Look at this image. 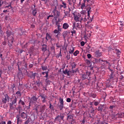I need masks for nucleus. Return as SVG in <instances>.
Segmentation results:
<instances>
[{"label": "nucleus", "mask_w": 124, "mask_h": 124, "mask_svg": "<svg viewBox=\"0 0 124 124\" xmlns=\"http://www.w3.org/2000/svg\"><path fill=\"white\" fill-rule=\"evenodd\" d=\"M87 12L85 10H82L78 13V14L74 15V20L76 22H79V23H82V22H87L88 19L86 15Z\"/></svg>", "instance_id": "f257e3e1"}, {"label": "nucleus", "mask_w": 124, "mask_h": 124, "mask_svg": "<svg viewBox=\"0 0 124 124\" xmlns=\"http://www.w3.org/2000/svg\"><path fill=\"white\" fill-rule=\"evenodd\" d=\"M83 0L84 2L81 4V8L82 10L86 9V10H88V16H90V14H91V7L89 5H86V4H85V1H87L88 3H90V4H93V2L94 1V0Z\"/></svg>", "instance_id": "f03ea898"}, {"label": "nucleus", "mask_w": 124, "mask_h": 124, "mask_svg": "<svg viewBox=\"0 0 124 124\" xmlns=\"http://www.w3.org/2000/svg\"><path fill=\"white\" fill-rule=\"evenodd\" d=\"M81 29H82L81 22H75L73 23V30H81Z\"/></svg>", "instance_id": "7ed1b4c3"}, {"label": "nucleus", "mask_w": 124, "mask_h": 124, "mask_svg": "<svg viewBox=\"0 0 124 124\" xmlns=\"http://www.w3.org/2000/svg\"><path fill=\"white\" fill-rule=\"evenodd\" d=\"M7 35L8 36V38L9 39L8 43H10V44H11V43H13V41H14V38H13V37H12L11 38V40L9 39V36L11 35V31H7Z\"/></svg>", "instance_id": "20e7f679"}, {"label": "nucleus", "mask_w": 124, "mask_h": 124, "mask_svg": "<svg viewBox=\"0 0 124 124\" xmlns=\"http://www.w3.org/2000/svg\"><path fill=\"white\" fill-rule=\"evenodd\" d=\"M73 3H72L71 2H69L68 9L69 10V12L71 11V9H73V8H74V3H75L76 0H73Z\"/></svg>", "instance_id": "39448f33"}, {"label": "nucleus", "mask_w": 124, "mask_h": 124, "mask_svg": "<svg viewBox=\"0 0 124 124\" xmlns=\"http://www.w3.org/2000/svg\"><path fill=\"white\" fill-rule=\"evenodd\" d=\"M56 7H55V10L53 11V15L54 18H58V17H60V12L56 10Z\"/></svg>", "instance_id": "423d86ee"}, {"label": "nucleus", "mask_w": 124, "mask_h": 124, "mask_svg": "<svg viewBox=\"0 0 124 124\" xmlns=\"http://www.w3.org/2000/svg\"><path fill=\"white\" fill-rule=\"evenodd\" d=\"M48 73H49V72H48V71H46V72H42L43 75H45V74H46V76H45V77L46 78V80H45L46 82V83H49V82H50V80H48Z\"/></svg>", "instance_id": "0eeeda50"}, {"label": "nucleus", "mask_w": 124, "mask_h": 124, "mask_svg": "<svg viewBox=\"0 0 124 124\" xmlns=\"http://www.w3.org/2000/svg\"><path fill=\"white\" fill-rule=\"evenodd\" d=\"M40 96L41 97L42 101L43 103H45L46 102V98H47V96L44 94H41Z\"/></svg>", "instance_id": "6e6552de"}, {"label": "nucleus", "mask_w": 124, "mask_h": 124, "mask_svg": "<svg viewBox=\"0 0 124 124\" xmlns=\"http://www.w3.org/2000/svg\"><path fill=\"white\" fill-rule=\"evenodd\" d=\"M53 33H55V37L56 38H60V37H59V35H60V33H61V32L58 31V30H55L53 31Z\"/></svg>", "instance_id": "1a4fd4ad"}, {"label": "nucleus", "mask_w": 124, "mask_h": 124, "mask_svg": "<svg viewBox=\"0 0 124 124\" xmlns=\"http://www.w3.org/2000/svg\"><path fill=\"white\" fill-rule=\"evenodd\" d=\"M94 55L95 56H96L97 58L101 57V56H102V53L99 50H97L95 52Z\"/></svg>", "instance_id": "9d476101"}, {"label": "nucleus", "mask_w": 124, "mask_h": 124, "mask_svg": "<svg viewBox=\"0 0 124 124\" xmlns=\"http://www.w3.org/2000/svg\"><path fill=\"white\" fill-rule=\"evenodd\" d=\"M36 100H37V98L35 96L32 97L30 100V105L32 104L34 101H36Z\"/></svg>", "instance_id": "9b49d317"}, {"label": "nucleus", "mask_w": 124, "mask_h": 124, "mask_svg": "<svg viewBox=\"0 0 124 124\" xmlns=\"http://www.w3.org/2000/svg\"><path fill=\"white\" fill-rule=\"evenodd\" d=\"M21 118L22 119H27L28 118V114L27 113H25V112H22L21 114Z\"/></svg>", "instance_id": "f8f14e48"}, {"label": "nucleus", "mask_w": 124, "mask_h": 124, "mask_svg": "<svg viewBox=\"0 0 124 124\" xmlns=\"http://www.w3.org/2000/svg\"><path fill=\"white\" fill-rule=\"evenodd\" d=\"M8 95H5V98H3L2 99V102L4 103V104H5L6 102H7V100H8Z\"/></svg>", "instance_id": "ddd939ff"}, {"label": "nucleus", "mask_w": 124, "mask_h": 124, "mask_svg": "<svg viewBox=\"0 0 124 124\" xmlns=\"http://www.w3.org/2000/svg\"><path fill=\"white\" fill-rule=\"evenodd\" d=\"M64 116H63V114H60V115H58L55 119L56 120H60V119L61 120H63V118H64Z\"/></svg>", "instance_id": "4468645a"}, {"label": "nucleus", "mask_w": 124, "mask_h": 124, "mask_svg": "<svg viewBox=\"0 0 124 124\" xmlns=\"http://www.w3.org/2000/svg\"><path fill=\"white\" fill-rule=\"evenodd\" d=\"M51 38L52 37L51 36V35H50V34H49L48 33H46V39L47 40V41L50 40V39H51Z\"/></svg>", "instance_id": "2eb2a0df"}, {"label": "nucleus", "mask_w": 124, "mask_h": 124, "mask_svg": "<svg viewBox=\"0 0 124 124\" xmlns=\"http://www.w3.org/2000/svg\"><path fill=\"white\" fill-rule=\"evenodd\" d=\"M69 25L67 24V23H65L63 24V29L66 30L68 29Z\"/></svg>", "instance_id": "dca6fc26"}, {"label": "nucleus", "mask_w": 124, "mask_h": 124, "mask_svg": "<svg viewBox=\"0 0 124 124\" xmlns=\"http://www.w3.org/2000/svg\"><path fill=\"white\" fill-rule=\"evenodd\" d=\"M74 50H75V47H72L71 48L69 49V54H73L74 53Z\"/></svg>", "instance_id": "f3484780"}, {"label": "nucleus", "mask_w": 124, "mask_h": 124, "mask_svg": "<svg viewBox=\"0 0 124 124\" xmlns=\"http://www.w3.org/2000/svg\"><path fill=\"white\" fill-rule=\"evenodd\" d=\"M116 117L117 118H119L120 119H122V118H124V115H123V113H119L116 115Z\"/></svg>", "instance_id": "a211bd4d"}, {"label": "nucleus", "mask_w": 124, "mask_h": 124, "mask_svg": "<svg viewBox=\"0 0 124 124\" xmlns=\"http://www.w3.org/2000/svg\"><path fill=\"white\" fill-rule=\"evenodd\" d=\"M17 124H22V120H21V118H20V117L17 116Z\"/></svg>", "instance_id": "6ab92c4d"}, {"label": "nucleus", "mask_w": 124, "mask_h": 124, "mask_svg": "<svg viewBox=\"0 0 124 124\" xmlns=\"http://www.w3.org/2000/svg\"><path fill=\"white\" fill-rule=\"evenodd\" d=\"M76 70H72L71 71H69L68 73V76H70V75H72V73H75L76 72Z\"/></svg>", "instance_id": "aec40b11"}, {"label": "nucleus", "mask_w": 124, "mask_h": 124, "mask_svg": "<svg viewBox=\"0 0 124 124\" xmlns=\"http://www.w3.org/2000/svg\"><path fill=\"white\" fill-rule=\"evenodd\" d=\"M62 4L63 5H61L60 7L62 8V7H63V8H66V3H65L64 2H62Z\"/></svg>", "instance_id": "412c9836"}, {"label": "nucleus", "mask_w": 124, "mask_h": 124, "mask_svg": "<svg viewBox=\"0 0 124 124\" xmlns=\"http://www.w3.org/2000/svg\"><path fill=\"white\" fill-rule=\"evenodd\" d=\"M46 50H47L46 46L45 45H43V47H42V51H43V52H45V51H46Z\"/></svg>", "instance_id": "4be33fe9"}, {"label": "nucleus", "mask_w": 124, "mask_h": 124, "mask_svg": "<svg viewBox=\"0 0 124 124\" xmlns=\"http://www.w3.org/2000/svg\"><path fill=\"white\" fill-rule=\"evenodd\" d=\"M87 77H88V76H87L86 74H82V79H83V80H85V79H86Z\"/></svg>", "instance_id": "5701e85b"}, {"label": "nucleus", "mask_w": 124, "mask_h": 124, "mask_svg": "<svg viewBox=\"0 0 124 124\" xmlns=\"http://www.w3.org/2000/svg\"><path fill=\"white\" fill-rule=\"evenodd\" d=\"M115 53H116L117 55H121V51L119 49H115L114 51Z\"/></svg>", "instance_id": "b1692460"}, {"label": "nucleus", "mask_w": 124, "mask_h": 124, "mask_svg": "<svg viewBox=\"0 0 124 124\" xmlns=\"http://www.w3.org/2000/svg\"><path fill=\"white\" fill-rule=\"evenodd\" d=\"M73 116H72V115H69L67 117V121H69V120H73Z\"/></svg>", "instance_id": "393cba45"}, {"label": "nucleus", "mask_w": 124, "mask_h": 124, "mask_svg": "<svg viewBox=\"0 0 124 124\" xmlns=\"http://www.w3.org/2000/svg\"><path fill=\"white\" fill-rule=\"evenodd\" d=\"M16 94L17 97H20L21 96V92H20V91H17L16 93Z\"/></svg>", "instance_id": "a878e982"}, {"label": "nucleus", "mask_w": 124, "mask_h": 124, "mask_svg": "<svg viewBox=\"0 0 124 124\" xmlns=\"http://www.w3.org/2000/svg\"><path fill=\"white\" fill-rule=\"evenodd\" d=\"M42 69L44 71L47 70V66H42Z\"/></svg>", "instance_id": "bb28decb"}, {"label": "nucleus", "mask_w": 124, "mask_h": 124, "mask_svg": "<svg viewBox=\"0 0 124 124\" xmlns=\"http://www.w3.org/2000/svg\"><path fill=\"white\" fill-rule=\"evenodd\" d=\"M36 74H36V73L32 74L31 75V78L32 79H34V78H35V75H36Z\"/></svg>", "instance_id": "cd10ccee"}, {"label": "nucleus", "mask_w": 124, "mask_h": 124, "mask_svg": "<svg viewBox=\"0 0 124 124\" xmlns=\"http://www.w3.org/2000/svg\"><path fill=\"white\" fill-rule=\"evenodd\" d=\"M64 16H63V18H65V17H66V16H68V14H69V12H64Z\"/></svg>", "instance_id": "c85d7f7f"}, {"label": "nucleus", "mask_w": 124, "mask_h": 124, "mask_svg": "<svg viewBox=\"0 0 124 124\" xmlns=\"http://www.w3.org/2000/svg\"><path fill=\"white\" fill-rule=\"evenodd\" d=\"M14 104H16L17 103V98H15L12 102Z\"/></svg>", "instance_id": "c756f323"}, {"label": "nucleus", "mask_w": 124, "mask_h": 124, "mask_svg": "<svg viewBox=\"0 0 124 124\" xmlns=\"http://www.w3.org/2000/svg\"><path fill=\"white\" fill-rule=\"evenodd\" d=\"M59 108L60 110H62V109L63 108V104H60L59 106Z\"/></svg>", "instance_id": "7c9ffc66"}, {"label": "nucleus", "mask_w": 124, "mask_h": 124, "mask_svg": "<svg viewBox=\"0 0 124 124\" xmlns=\"http://www.w3.org/2000/svg\"><path fill=\"white\" fill-rule=\"evenodd\" d=\"M36 13H37L36 10H33L32 11V14L33 16H35V15H36Z\"/></svg>", "instance_id": "2f4dec72"}, {"label": "nucleus", "mask_w": 124, "mask_h": 124, "mask_svg": "<svg viewBox=\"0 0 124 124\" xmlns=\"http://www.w3.org/2000/svg\"><path fill=\"white\" fill-rule=\"evenodd\" d=\"M79 54V51L78 50H76L74 53V56H76L77 55Z\"/></svg>", "instance_id": "473e14b6"}, {"label": "nucleus", "mask_w": 124, "mask_h": 124, "mask_svg": "<svg viewBox=\"0 0 124 124\" xmlns=\"http://www.w3.org/2000/svg\"><path fill=\"white\" fill-rule=\"evenodd\" d=\"M67 34V32H64L63 33V39H65V37H66V35Z\"/></svg>", "instance_id": "72a5a7b5"}, {"label": "nucleus", "mask_w": 124, "mask_h": 124, "mask_svg": "<svg viewBox=\"0 0 124 124\" xmlns=\"http://www.w3.org/2000/svg\"><path fill=\"white\" fill-rule=\"evenodd\" d=\"M71 66H72V68H75V67H76V64H75V63H74V62H73V63H72Z\"/></svg>", "instance_id": "f704fd0d"}, {"label": "nucleus", "mask_w": 124, "mask_h": 124, "mask_svg": "<svg viewBox=\"0 0 124 124\" xmlns=\"http://www.w3.org/2000/svg\"><path fill=\"white\" fill-rule=\"evenodd\" d=\"M69 71H68L67 70H65V71H63V73H64V74H65L66 75H68Z\"/></svg>", "instance_id": "c9c22d12"}, {"label": "nucleus", "mask_w": 124, "mask_h": 124, "mask_svg": "<svg viewBox=\"0 0 124 124\" xmlns=\"http://www.w3.org/2000/svg\"><path fill=\"white\" fill-rule=\"evenodd\" d=\"M19 103L21 104V105H25V102L24 101H22V100H19Z\"/></svg>", "instance_id": "e433bc0d"}, {"label": "nucleus", "mask_w": 124, "mask_h": 124, "mask_svg": "<svg viewBox=\"0 0 124 124\" xmlns=\"http://www.w3.org/2000/svg\"><path fill=\"white\" fill-rule=\"evenodd\" d=\"M60 104H63V99L62 98H60Z\"/></svg>", "instance_id": "4c0bfd02"}, {"label": "nucleus", "mask_w": 124, "mask_h": 124, "mask_svg": "<svg viewBox=\"0 0 124 124\" xmlns=\"http://www.w3.org/2000/svg\"><path fill=\"white\" fill-rule=\"evenodd\" d=\"M13 104H13L12 102L10 104V109H13Z\"/></svg>", "instance_id": "58836bf2"}, {"label": "nucleus", "mask_w": 124, "mask_h": 124, "mask_svg": "<svg viewBox=\"0 0 124 124\" xmlns=\"http://www.w3.org/2000/svg\"><path fill=\"white\" fill-rule=\"evenodd\" d=\"M49 108H50V109H51L52 110H53V109H54V106H52V104H51V103L49 104Z\"/></svg>", "instance_id": "ea45409f"}, {"label": "nucleus", "mask_w": 124, "mask_h": 124, "mask_svg": "<svg viewBox=\"0 0 124 124\" xmlns=\"http://www.w3.org/2000/svg\"><path fill=\"white\" fill-rule=\"evenodd\" d=\"M72 35L75 34L76 33V31L75 30H73L71 31Z\"/></svg>", "instance_id": "a19ab883"}, {"label": "nucleus", "mask_w": 124, "mask_h": 124, "mask_svg": "<svg viewBox=\"0 0 124 124\" xmlns=\"http://www.w3.org/2000/svg\"><path fill=\"white\" fill-rule=\"evenodd\" d=\"M86 75H87V77H89V76H90V75H91V72H87Z\"/></svg>", "instance_id": "79ce46f5"}, {"label": "nucleus", "mask_w": 124, "mask_h": 124, "mask_svg": "<svg viewBox=\"0 0 124 124\" xmlns=\"http://www.w3.org/2000/svg\"><path fill=\"white\" fill-rule=\"evenodd\" d=\"M5 8H11V4H10L8 6H6L5 7Z\"/></svg>", "instance_id": "37998d69"}, {"label": "nucleus", "mask_w": 124, "mask_h": 124, "mask_svg": "<svg viewBox=\"0 0 124 124\" xmlns=\"http://www.w3.org/2000/svg\"><path fill=\"white\" fill-rule=\"evenodd\" d=\"M51 17H54V16L53 15L48 16L47 17V19L49 20V19L51 18Z\"/></svg>", "instance_id": "c03bdc74"}, {"label": "nucleus", "mask_w": 124, "mask_h": 124, "mask_svg": "<svg viewBox=\"0 0 124 124\" xmlns=\"http://www.w3.org/2000/svg\"><path fill=\"white\" fill-rule=\"evenodd\" d=\"M98 104H99V102H94V105H95V106H97V105H98Z\"/></svg>", "instance_id": "a18cd8bd"}, {"label": "nucleus", "mask_w": 124, "mask_h": 124, "mask_svg": "<svg viewBox=\"0 0 124 124\" xmlns=\"http://www.w3.org/2000/svg\"><path fill=\"white\" fill-rule=\"evenodd\" d=\"M61 26H58V30L57 31H59L60 32L62 31V28L60 27Z\"/></svg>", "instance_id": "49530a36"}, {"label": "nucleus", "mask_w": 124, "mask_h": 124, "mask_svg": "<svg viewBox=\"0 0 124 124\" xmlns=\"http://www.w3.org/2000/svg\"><path fill=\"white\" fill-rule=\"evenodd\" d=\"M87 58L88 59H91L92 58V55L91 54H87Z\"/></svg>", "instance_id": "de8ad7c7"}, {"label": "nucleus", "mask_w": 124, "mask_h": 124, "mask_svg": "<svg viewBox=\"0 0 124 124\" xmlns=\"http://www.w3.org/2000/svg\"><path fill=\"white\" fill-rule=\"evenodd\" d=\"M80 44H81V46H84L85 42L84 41H82V42H81Z\"/></svg>", "instance_id": "09e8293b"}, {"label": "nucleus", "mask_w": 124, "mask_h": 124, "mask_svg": "<svg viewBox=\"0 0 124 124\" xmlns=\"http://www.w3.org/2000/svg\"><path fill=\"white\" fill-rule=\"evenodd\" d=\"M67 102H70L71 101V99L69 98H67L66 100Z\"/></svg>", "instance_id": "8fccbe9b"}, {"label": "nucleus", "mask_w": 124, "mask_h": 124, "mask_svg": "<svg viewBox=\"0 0 124 124\" xmlns=\"http://www.w3.org/2000/svg\"><path fill=\"white\" fill-rule=\"evenodd\" d=\"M30 123V120H27L24 123V124H28Z\"/></svg>", "instance_id": "3c124183"}, {"label": "nucleus", "mask_w": 124, "mask_h": 124, "mask_svg": "<svg viewBox=\"0 0 124 124\" xmlns=\"http://www.w3.org/2000/svg\"><path fill=\"white\" fill-rule=\"evenodd\" d=\"M0 124H6V123L5 122V121H2L0 122Z\"/></svg>", "instance_id": "603ef678"}, {"label": "nucleus", "mask_w": 124, "mask_h": 124, "mask_svg": "<svg viewBox=\"0 0 124 124\" xmlns=\"http://www.w3.org/2000/svg\"><path fill=\"white\" fill-rule=\"evenodd\" d=\"M2 3H3V1L2 0L0 1V6H1L2 5Z\"/></svg>", "instance_id": "864d4df0"}, {"label": "nucleus", "mask_w": 124, "mask_h": 124, "mask_svg": "<svg viewBox=\"0 0 124 124\" xmlns=\"http://www.w3.org/2000/svg\"><path fill=\"white\" fill-rule=\"evenodd\" d=\"M7 124H12L11 121H8Z\"/></svg>", "instance_id": "5fc2aeb1"}, {"label": "nucleus", "mask_w": 124, "mask_h": 124, "mask_svg": "<svg viewBox=\"0 0 124 124\" xmlns=\"http://www.w3.org/2000/svg\"><path fill=\"white\" fill-rule=\"evenodd\" d=\"M56 26H57V27L60 26V24H59V22H58V21L56 22Z\"/></svg>", "instance_id": "6e6d98bb"}, {"label": "nucleus", "mask_w": 124, "mask_h": 124, "mask_svg": "<svg viewBox=\"0 0 124 124\" xmlns=\"http://www.w3.org/2000/svg\"><path fill=\"white\" fill-rule=\"evenodd\" d=\"M66 58L67 60H69L70 59V56H68V55H67Z\"/></svg>", "instance_id": "4d7b16f0"}, {"label": "nucleus", "mask_w": 124, "mask_h": 124, "mask_svg": "<svg viewBox=\"0 0 124 124\" xmlns=\"http://www.w3.org/2000/svg\"><path fill=\"white\" fill-rule=\"evenodd\" d=\"M29 66H30V68H31V67H32V66H33L32 64H30L29 65Z\"/></svg>", "instance_id": "13d9d810"}, {"label": "nucleus", "mask_w": 124, "mask_h": 124, "mask_svg": "<svg viewBox=\"0 0 124 124\" xmlns=\"http://www.w3.org/2000/svg\"><path fill=\"white\" fill-rule=\"evenodd\" d=\"M113 107H114V106H111L109 107V108H110V109H113Z\"/></svg>", "instance_id": "bf43d9fd"}, {"label": "nucleus", "mask_w": 124, "mask_h": 124, "mask_svg": "<svg viewBox=\"0 0 124 124\" xmlns=\"http://www.w3.org/2000/svg\"><path fill=\"white\" fill-rule=\"evenodd\" d=\"M99 62H104L103 60H101V59H100L99 60Z\"/></svg>", "instance_id": "052dcab7"}, {"label": "nucleus", "mask_w": 124, "mask_h": 124, "mask_svg": "<svg viewBox=\"0 0 124 124\" xmlns=\"http://www.w3.org/2000/svg\"><path fill=\"white\" fill-rule=\"evenodd\" d=\"M25 1V0H21V3H23V2Z\"/></svg>", "instance_id": "680f3d73"}, {"label": "nucleus", "mask_w": 124, "mask_h": 124, "mask_svg": "<svg viewBox=\"0 0 124 124\" xmlns=\"http://www.w3.org/2000/svg\"><path fill=\"white\" fill-rule=\"evenodd\" d=\"M56 46L57 48H60V46L58 45V44H56Z\"/></svg>", "instance_id": "e2e57ef3"}, {"label": "nucleus", "mask_w": 124, "mask_h": 124, "mask_svg": "<svg viewBox=\"0 0 124 124\" xmlns=\"http://www.w3.org/2000/svg\"><path fill=\"white\" fill-rule=\"evenodd\" d=\"M3 12H4V13L7 12V10H5Z\"/></svg>", "instance_id": "0e129e2a"}, {"label": "nucleus", "mask_w": 124, "mask_h": 124, "mask_svg": "<svg viewBox=\"0 0 124 124\" xmlns=\"http://www.w3.org/2000/svg\"><path fill=\"white\" fill-rule=\"evenodd\" d=\"M120 26H124L123 23H120Z\"/></svg>", "instance_id": "69168bd1"}, {"label": "nucleus", "mask_w": 124, "mask_h": 124, "mask_svg": "<svg viewBox=\"0 0 124 124\" xmlns=\"http://www.w3.org/2000/svg\"><path fill=\"white\" fill-rule=\"evenodd\" d=\"M31 28H34V25H31Z\"/></svg>", "instance_id": "338daca9"}, {"label": "nucleus", "mask_w": 124, "mask_h": 124, "mask_svg": "<svg viewBox=\"0 0 124 124\" xmlns=\"http://www.w3.org/2000/svg\"><path fill=\"white\" fill-rule=\"evenodd\" d=\"M0 57L1 58H2V54H0Z\"/></svg>", "instance_id": "774afa93"}]
</instances>
